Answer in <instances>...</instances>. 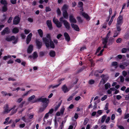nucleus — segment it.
Wrapping results in <instances>:
<instances>
[{
    "mask_svg": "<svg viewBox=\"0 0 129 129\" xmlns=\"http://www.w3.org/2000/svg\"><path fill=\"white\" fill-rule=\"evenodd\" d=\"M42 39L43 42L45 44L47 48H48L50 47L53 49L55 48L54 44L51 39L49 40L46 38L44 37Z\"/></svg>",
    "mask_w": 129,
    "mask_h": 129,
    "instance_id": "f257e3e1",
    "label": "nucleus"
},
{
    "mask_svg": "<svg viewBox=\"0 0 129 129\" xmlns=\"http://www.w3.org/2000/svg\"><path fill=\"white\" fill-rule=\"evenodd\" d=\"M46 99L44 102H42L43 103L42 105L43 107L40 108L39 112L41 113L48 106L49 103V100L48 99H47L46 98Z\"/></svg>",
    "mask_w": 129,
    "mask_h": 129,
    "instance_id": "f03ea898",
    "label": "nucleus"
},
{
    "mask_svg": "<svg viewBox=\"0 0 129 129\" xmlns=\"http://www.w3.org/2000/svg\"><path fill=\"white\" fill-rule=\"evenodd\" d=\"M63 17H60L59 18V20L60 22H63L67 30H69L71 28L70 24L67 20H63Z\"/></svg>",
    "mask_w": 129,
    "mask_h": 129,
    "instance_id": "7ed1b4c3",
    "label": "nucleus"
},
{
    "mask_svg": "<svg viewBox=\"0 0 129 129\" xmlns=\"http://www.w3.org/2000/svg\"><path fill=\"white\" fill-rule=\"evenodd\" d=\"M20 18L19 17L16 16L15 17L13 21V24L14 25H17L20 22Z\"/></svg>",
    "mask_w": 129,
    "mask_h": 129,
    "instance_id": "20e7f679",
    "label": "nucleus"
},
{
    "mask_svg": "<svg viewBox=\"0 0 129 129\" xmlns=\"http://www.w3.org/2000/svg\"><path fill=\"white\" fill-rule=\"evenodd\" d=\"M73 87V86L72 85L70 87H68V88L66 86L65 84L63 85L61 87V89L64 93H65L68 92L71 89V88Z\"/></svg>",
    "mask_w": 129,
    "mask_h": 129,
    "instance_id": "39448f33",
    "label": "nucleus"
},
{
    "mask_svg": "<svg viewBox=\"0 0 129 129\" xmlns=\"http://www.w3.org/2000/svg\"><path fill=\"white\" fill-rule=\"evenodd\" d=\"M46 100V98H42L41 97L40 98H38L36 100H32L31 101V102L32 103L37 102L38 101L41 102H44Z\"/></svg>",
    "mask_w": 129,
    "mask_h": 129,
    "instance_id": "423d86ee",
    "label": "nucleus"
},
{
    "mask_svg": "<svg viewBox=\"0 0 129 129\" xmlns=\"http://www.w3.org/2000/svg\"><path fill=\"white\" fill-rule=\"evenodd\" d=\"M10 33V30L8 27L5 28L1 32V34L2 36L6 34H8Z\"/></svg>",
    "mask_w": 129,
    "mask_h": 129,
    "instance_id": "0eeeda50",
    "label": "nucleus"
},
{
    "mask_svg": "<svg viewBox=\"0 0 129 129\" xmlns=\"http://www.w3.org/2000/svg\"><path fill=\"white\" fill-rule=\"evenodd\" d=\"M36 43L37 48L38 49H40L42 46V42L39 41L38 39H36Z\"/></svg>",
    "mask_w": 129,
    "mask_h": 129,
    "instance_id": "6e6552de",
    "label": "nucleus"
},
{
    "mask_svg": "<svg viewBox=\"0 0 129 129\" xmlns=\"http://www.w3.org/2000/svg\"><path fill=\"white\" fill-rule=\"evenodd\" d=\"M53 22L55 24L57 27L58 28H60L62 26V24L61 23L58 21V20H55L54 18L53 19Z\"/></svg>",
    "mask_w": 129,
    "mask_h": 129,
    "instance_id": "1a4fd4ad",
    "label": "nucleus"
},
{
    "mask_svg": "<svg viewBox=\"0 0 129 129\" xmlns=\"http://www.w3.org/2000/svg\"><path fill=\"white\" fill-rule=\"evenodd\" d=\"M46 24L50 30H51L53 29V27L52 26L51 21L50 20H48L46 22Z\"/></svg>",
    "mask_w": 129,
    "mask_h": 129,
    "instance_id": "9d476101",
    "label": "nucleus"
},
{
    "mask_svg": "<svg viewBox=\"0 0 129 129\" xmlns=\"http://www.w3.org/2000/svg\"><path fill=\"white\" fill-rule=\"evenodd\" d=\"M69 20L71 23H76L77 21L76 20L74 17L73 15H71L69 16Z\"/></svg>",
    "mask_w": 129,
    "mask_h": 129,
    "instance_id": "9b49d317",
    "label": "nucleus"
},
{
    "mask_svg": "<svg viewBox=\"0 0 129 129\" xmlns=\"http://www.w3.org/2000/svg\"><path fill=\"white\" fill-rule=\"evenodd\" d=\"M4 109L3 112L4 113H8L10 112V109H9V105L8 104H6L4 107Z\"/></svg>",
    "mask_w": 129,
    "mask_h": 129,
    "instance_id": "f8f14e48",
    "label": "nucleus"
},
{
    "mask_svg": "<svg viewBox=\"0 0 129 129\" xmlns=\"http://www.w3.org/2000/svg\"><path fill=\"white\" fill-rule=\"evenodd\" d=\"M15 39V37L14 36H12L11 37L9 36H7L5 39V40L9 42L14 40Z\"/></svg>",
    "mask_w": 129,
    "mask_h": 129,
    "instance_id": "ddd939ff",
    "label": "nucleus"
},
{
    "mask_svg": "<svg viewBox=\"0 0 129 129\" xmlns=\"http://www.w3.org/2000/svg\"><path fill=\"white\" fill-rule=\"evenodd\" d=\"M64 36L65 37V40L68 42H69L70 40V36L68 34L67 32H65L64 34Z\"/></svg>",
    "mask_w": 129,
    "mask_h": 129,
    "instance_id": "4468645a",
    "label": "nucleus"
},
{
    "mask_svg": "<svg viewBox=\"0 0 129 129\" xmlns=\"http://www.w3.org/2000/svg\"><path fill=\"white\" fill-rule=\"evenodd\" d=\"M33 49V47L32 45H30L28 47L27 50V52L28 53H31Z\"/></svg>",
    "mask_w": 129,
    "mask_h": 129,
    "instance_id": "2eb2a0df",
    "label": "nucleus"
},
{
    "mask_svg": "<svg viewBox=\"0 0 129 129\" xmlns=\"http://www.w3.org/2000/svg\"><path fill=\"white\" fill-rule=\"evenodd\" d=\"M71 26L76 31H79L80 29L78 25L76 24L72 23Z\"/></svg>",
    "mask_w": 129,
    "mask_h": 129,
    "instance_id": "dca6fc26",
    "label": "nucleus"
},
{
    "mask_svg": "<svg viewBox=\"0 0 129 129\" xmlns=\"http://www.w3.org/2000/svg\"><path fill=\"white\" fill-rule=\"evenodd\" d=\"M19 29L17 27H14L12 30V33L14 34H16L19 32Z\"/></svg>",
    "mask_w": 129,
    "mask_h": 129,
    "instance_id": "f3484780",
    "label": "nucleus"
},
{
    "mask_svg": "<svg viewBox=\"0 0 129 129\" xmlns=\"http://www.w3.org/2000/svg\"><path fill=\"white\" fill-rule=\"evenodd\" d=\"M101 77L102 78L105 80L107 81V80L108 79L109 77L108 74H103L101 76Z\"/></svg>",
    "mask_w": 129,
    "mask_h": 129,
    "instance_id": "a211bd4d",
    "label": "nucleus"
},
{
    "mask_svg": "<svg viewBox=\"0 0 129 129\" xmlns=\"http://www.w3.org/2000/svg\"><path fill=\"white\" fill-rule=\"evenodd\" d=\"M63 17L66 19H67L68 17V14L67 11H62Z\"/></svg>",
    "mask_w": 129,
    "mask_h": 129,
    "instance_id": "6ab92c4d",
    "label": "nucleus"
},
{
    "mask_svg": "<svg viewBox=\"0 0 129 129\" xmlns=\"http://www.w3.org/2000/svg\"><path fill=\"white\" fill-rule=\"evenodd\" d=\"M82 15L87 20H90V18L89 16L87 13H83L82 14Z\"/></svg>",
    "mask_w": 129,
    "mask_h": 129,
    "instance_id": "aec40b11",
    "label": "nucleus"
},
{
    "mask_svg": "<svg viewBox=\"0 0 129 129\" xmlns=\"http://www.w3.org/2000/svg\"><path fill=\"white\" fill-rule=\"evenodd\" d=\"M55 52L54 51L51 50L49 52V55L51 57H54L55 56Z\"/></svg>",
    "mask_w": 129,
    "mask_h": 129,
    "instance_id": "412c9836",
    "label": "nucleus"
},
{
    "mask_svg": "<svg viewBox=\"0 0 129 129\" xmlns=\"http://www.w3.org/2000/svg\"><path fill=\"white\" fill-rule=\"evenodd\" d=\"M114 41V39L112 37H110L108 40V43L110 45L113 44Z\"/></svg>",
    "mask_w": 129,
    "mask_h": 129,
    "instance_id": "4be33fe9",
    "label": "nucleus"
},
{
    "mask_svg": "<svg viewBox=\"0 0 129 129\" xmlns=\"http://www.w3.org/2000/svg\"><path fill=\"white\" fill-rule=\"evenodd\" d=\"M7 5H4L2 7V10L3 12H6L8 10Z\"/></svg>",
    "mask_w": 129,
    "mask_h": 129,
    "instance_id": "5701e85b",
    "label": "nucleus"
},
{
    "mask_svg": "<svg viewBox=\"0 0 129 129\" xmlns=\"http://www.w3.org/2000/svg\"><path fill=\"white\" fill-rule=\"evenodd\" d=\"M86 67L85 66H83L81 68H80L77 71V73H79L82 72L84 69H85Z\"/></svg>",
    "mask_w": 129,
    "mask_h": 129,
    "instance_id": "b1692460",
    "label": "nucleus"
},
{
    "mask_svg": "<svg viewBox=\"0 0 129 129\" xmlns=\"http://www.w3.org/2000/svg\"><path fill=\"white\" fill-rule=\"evenodd\" d=\"M118 63L116 61L112 62L111 64L112 66H115V68L116 69H117L118 67Z\"/></svg>",
    "mask_w": 129,
    "mask_h": 129,
    "instance_id": "393cba45",
    "label": "nucleus"
},
{
    "mask_svg": "<svg viewBox=\"0 0 129 129\" xmlns=\"http://www.w3.org/2000/svg\"><path fill=\"white\" fill-rule=\"evenodd\" d=\"M108 39L105 38L102 39V43L103 44H107L108 42Z\"/></svg>",
    "mask_w": 129,
    "mask_h": 129,
    "instance_id": "a878e982",
    "label": "nucleus"
},
{
    "mask_svg": "<svg viewBox=\"0 0 129 129\" xmlns=\"http://www.w3.org/2000/svg\"><path fill=\"white\" fill-rule=\"evenodd\" d=\"M38 32L41 37H42L43 36V31L41 29H39L38 30Z\"/></svg>",
    "mask_w": 129,
    "mask_h": 129,
    "instance_id": "bb28decb",
    "label": "nucleus"
},
{
    "mask_svg": "<svg viewBox=\"0 0 129 129\" xmlns=\"http://www.w3.org/2000/svg\"><path fill=\"white\" fill-rule=\"evenodd\" d=\"M1 4L4 5H8V3L6 0H1L0 1Z\"/></svg>",
    "mask_w": 129,
    "mask_h": 129,
    "instance_id": "cd10ccee",
    "label": "nucleus"
},
{
    "mask_svg": "<svg viewBox=\"0 0 129 129\" xmlns=\"http://www.w3.org/2000/svg\"><path fill=\"white\" fill-rule=\"evenodd\" d=\"M61 83H60L59 84L56 85L54 86L53 85H51L49 86V88H50L51 87H52L53 88L57 87L59 86Z\"/></svg>",
    "mask_w": 129,
    "mask_h": 129,
    "instance_id": "c85d7f7f",
    "label": "nucleus"
},
{
    "mask_svg": "<svg viewBox=\"0 0 129 129\" xmlns=\"http://www.w3.org/2000/svg\"><path fill=\"white\" fill-rule=\"evenodd\" d=\"M67 6V5L64 4L63 5L62 8V11H67L68 9Z\"/></svg>",
    "mask_w": 129,
    "mask_h": 129,
    "instance_id": "c756f323",
    "label": "nucleus"
},
{
    "mask_svg": "<svg viewBox=\"0 0 129 129\" xmlns=\"http://www.w3.org/2000/svg\"><path fill=\"white\" fill-rule=\"evenodd\" d=\"M105 89L106 90L108 89V88H110V85L109 83L107 82L105 85Z\"/></svg>",
    "mask_w": 129,
    "mask_h": 129,
    "instance_id": "7c9ffc66",
    "label": "nucleus"
},
{
    "mask_svg": "<svg viewBox=\"0 0 129 129\" xmlns=\"http://www.w3.org/2000/svg\"><path fill=\"white\" fill-rule=\"evenodd\" d=\"M77 19L79 23H82L83 22V20L81 19L80 17L79 16H77Z\"/></svg>",
    "mask_w": 129,
    "mask_h": 129,
    "instance_id": "2f4dec72",
    "label": "nucleus"
},
{
    "mask_svg": "<svg viewBox=\"0 0 129 129\" xmlns=\"http://www.w3.org/2000/svg\"><path fill=\"white\" fill-rule=\"evenodd\" d=\"M83 5V3L81 1L79 2L78 3V7H82Z\"/></svg>",
    "mask_w": 129,
    "mask_h": 129,
    "instance_id": "473e14b6",
    "label": "nucleus"
},
{
    "mask_svg": "<svg viewBox=\"0 0 129 129\" xmlns=\"http://www.w3.org/2000/svg\"><path fill=\"white\" fill-rule=\"evenodd\" d=\"M106 115H104L102 116V118L101 120V122L102 123H103L104 122L106 118Z\"/></svg>",
    "mask_w": 129,
    "mask_h": 129,
    "instance_id": "72a5a7b5",
    "label": "nucleus"
},
{
    "mask_svg": "<svg viewBox=\"0 0 129 129\" xmlns=\"http://www.w3.org/2000/svg\"><path fill=\"white\" fill-rule=\"evenodd\" d=\"M107 81L102 78L99 84H104L107 82Z\"/></svg>",
    "mask_w": 129,
    "mask_h": 129,
    "instance_id": "f704fd0d",
    "label": "nucleus"
},
{
    "mask_svg": "<svg viewBox=\"0 0 129 129\" xmlns=\"http://www.w3.org/2000/svg\"><path fill=\"white\" fill-rule=\"evenodd\" d=\"M122 64L126 67L128 66L129 65V60H127L126 62H123Z\"/></svg>",
    "mask_w": 129,
    "mask_h": 129,
    "instance_id": "c9c22d12",
    "label": "nucleus"
},
{
    "mask_svg": "<svg viewBox=\"0 0 129 129\" xmlns=\"http://www.w3.org/2000/svg\"><path fill=\"white\" fill-rule=\"evenodd\" d=\"M122 23V21L117 20V23L116 24V25L121 26Z\"/></svg>",
    "mask_w": 129,
    "mask_h": 129,
    "instance_id": "e433bc0d",
    "label": "nucleus"
},
{
    "mask_svg": "<svg viewBox=\"0 0 129 129\" xmlns=\"http://www.w3.org/2000/svg\"><path fill=\"white\" fill-rule=\"evenodd\" d=\"M119 34V33L116 30L114 33L113 37L114 38H115L117 37Z\"/></svg>",
    "mask_w": 129,
    "mask_h": 129,
    "instance_id": "4c0bfd02",
    "label": "nucleus"
},
{
    "mask_svg": "<svg viewBox=\"0 0 129 129\" xmlns=\"http://www.w3.org/2000/svg\"><path fill=\"white\" fill-rule=\"evenodd\" d=\"M95 83V81L92 79H90L88 81V83L89 84L92 85L94 84Z\"/></svg>",
    "mask_w": 129,
    "mask_h": 129,
    "instance_id": "58836bf2",
    "label": "nucleus"
},
{
    "mask_svg": "<svg viewBox=\"0 0 129 129\" xmlns=\"http://www.w3.org/2000/svg\"><path fill=\"white\" fill-rule=\"evenodd\" d=\"M65 109L64 107H62L61 109L59 112L62 115H63Z\"/></svg>",
    "mask_w": 129,
    "mask_h": 129,
    "instance_id": "ea45409f",
    "label": "nucleus"
},
{
    "mask_svg": "<svg viewBox=\"0 0 129 129\" xmlns=\"http://www.w3.org/2000/svg\"><path fill=\"white\" fill-rule=\"evenodd\" d=\"M35 96L34 95H33L29 98L28 99V101H30L31 100H33L34 98L35 97Z\"/></svg>",
    "mask_w": 129,
    "mask_h": 129,
    "instance_id": "a19ab883",
    "label": "nucleus"
},
{
    "mask_svg": "<svg viewBox=\"0 0 129 129\" xmlns=\"http://www.w3.org/2000/svg\"><path fill=\"white\" fill-rule=\"evenodd\" d=\"M38 57V55L37 52H34L33 53V57L34 59L37 58Z\"/></svg>",
    "mask_w": 129,
    "mask_h": 129,
    "instance_id": "79ce46f5",
    "label": "nucleus"
},
{
    "mask_svg": "<svg viewBox=\"0 0 129 129\" xmlns=\"http://www.w3.org/2000/svg\"><path fill=\"white\" fill-rule=\"evenodd\" d=\"M57 14L58 15H60L61 14V12L59 8H58L56 11Z\"/></svg>",
    "mask_w": 129,
    "mask_h": 129,
    "instance_id": "37998d69",
    "label": "nucleus"
},
{
    "mask_svg": "<svg viewBox=\"0 0 129 129\" xmlns=\"http://www.w3.org/2000/svg\"><path fill=\"white\" fill-rule=\"evenodd\" d=\"M116 28L117 29V31H120L121 30V28L120 27L121 26L118 25H116Z\"/></svg>",
    "mask_w": 129,
    "mask_h": 129,
    "instance_id": "c03bdc74",
    "label": "nucleus"
},
{
    "mask_svg": "<svg viewBox=\"0 0 129 129\" xmlns=\"http://www.w3.org/2000/svg\"><path fill=\"white\" fill-rule=\"evenodd\" d=\"M51 11V9L49 7H46L45 11L46 12L50 11Z\"/></svg>",
    "mask_w": 129,
    "mask_h": 129,
    "instance_id": "a18cd8bd",
    "label": "nucleus"
},
{
    "mask_svg": "<svg viewBox=\"0 0 129 129\" xmlns=\"http://www.w3.org/2000/svg\"><path fill=\"white\" fill-rule=\"evenodd\" d=\"M11 56L10 55H8L7 56H5L4 57L3 59L4 60H6L8 58H11Z\"/></svg>",
    "mask_w": 129,
    "mask_h": 129,
    "instance_id": "49530a36",
    "label": "nucleus"
},
{
    "mask_svg": "<svg viewBox=\"0 0 129 129\" xmlns=\"http://www.w3.org/2000/svg\"><path fill=\"white\" fill-rule=\"evenodd\" d=\"M25 101L22 102L19 105V107L20 108H22L23 106V105L25 103Z\"/></svg>",
    "mask_w": 129,
    "mask_h": 129,
    "instance_id": "de8ad7c7",
    "label": "nucleus"
},
{
    "mask_svg": "<svg viewBox=\"0 0 129 129\" xmlns=\"http://www.w3.org/2000/svg\"><path fill=\"white\" fill-rule=\"evenodd\" d=\"M127 50V49L126 48H123L121 50V52L122 53H126Z\"/></svg>",
    "mask_w": 129,
    "mask_h": 129,
    "instance_id": "09e8293b",
    "label": "nucleus"
},
{
    "mask_svg": "<svg viewBox=\"0 0 129 129\" xmlns=\"http://www.w3.org/2000/svg\"><path fill=\"white\" fill-rule=\"evenodd\" d=\"M109 104L108 103H106L105 105V107L104 108V110H107L108 109V106Z\"/></svg>",
    "mask_w": 129,
    "mask_h": 129,
    "instance_id": "8fccbe9b",
    "label": "nucleus"
},
{
    "mask_svg": "<svg viewBox=\"0 0 129 129\" xmlns=\"http://www.w3.org/2000/svg\"><path fill=\"white\" fill-rule=\"evenodd\" d=\"M13 17H11L9 18L8 21L7 22L9 23H10L11 22V21L12 20Z\"/></svg>",
    "mask_w": 129,
    "mask_h": 129,
    "instance_id": "3c124183",
    "label": "nucleus"
},
{
    "mask_svg": "<svg viewBox=\"0 0 129 129\" xmlns=\"http://www.w3.org/2000/svg\"><path fill=\"white\" fill-rule=\"evenodd\" d=\"M88 119L86 118L84 120L83 124L84 125H85L88 122Z\"/></svg>",
    "mask_w": 129,
    "mask_h": 129,
    "instance_id": "603ef678",
    "label": "nucleus"
},
{
    "mask_svg": "<svg viewBox=\"0 0 129 129\" xmlns=\"http://www.w3.org/2000/svg\"><path fill=\"white\" fill-rule=\"evenodd\" d=\"M107 98V96L106 95H105L104 96L102 97L101 99V100L102 101H104L106 100Z\"/></svg>",
    "mask_w": 129,
    "mask_h": 129,
    "instance_id": "864d4df0",
    "label": "nucleus"
},
{
    "mask_svg": "<svg viewBox=\"0 0 129 129\" xmlns=\"http://www.w3.org/2000/svg\"><path fill=\"white\" fill-rule=\"evenodd\" d=\"M24 31L25 32V33L27 35L30 33V31L29 30H27L25 29L24 30Z\"/></svg>",
    "mask_w": 129,
    "mask_h": 129,
    "instance_id": "5fc2aeb1",
    "label": "nucleus"
},
{
    "mask_svg": "<svg viewBox=\"0 0 129 129\" xmlns=\"http://www.w3.org/2000/svg\"><path fill=\"white\" fill-rule=\"evenodd\" d=\"M104 70V69L102 70H98L96 71V72H97L100 73H103Z\"/></svg>",
    "mask_w": 129,
    "mask_h": 129,
    "instance_id": "6e6d98bb",
    "label": "nucleus"
},
{
    "mask_svg": "<svg viewBox=\"0 0 129 129\" xmlns=\"http://www.w3.org/2000/svg\"><path fill=\"white\" fill-rule=\"evenodd\" d=\"M123 17L121 15H119L118 17L117 20L121 21H122Z\"/></svg>",
    "mask_w": 129,
    "mask_h": 129,
    "instance_id": "4d7b16f0",
    "label": "nucleus"
},
{
    "mask_svg": "<svg viewBox=\"0 0 129 129\" xmlns=\"http://www.w3.org/2000/svg\"><path fill=\"white\" fill-rule=\"evenodd\" d=\"M104 49H102L101 51H100V53L99 54H98V56H101L102 55H103V52L104 51Z\"/></svg>",
    "mask_w": 129,
    "mask_h": 129,
    "instance_id": "13d9d810",
    "label": "nucleus"
},
{
    "mask_svg": "<svg viewBox=\"0 0 129 129\" xmlns=\"http://www.w3.org/2000/svg\"><path fill=\"white\" fill-rule=\"evenodd\" d=\"M54 111V109L53 108H51L50 109L48 112L49 114H52L53 112Z\"/></svg>",
    "mask_w": 129,
    "mask_h": 129,
    "instance_id": "bf43d9fd",
    "label": "nucleus"
},
{
    "mask_svg": "<svg viewBox=\"0 0 129 129\" xmlns=\"http://www.w3.org/2000/svg\"><path fill=\"white\" fill-rule=\"evenodd\" d=\"M32 36V33H30L27 36V38L31 39V38Z\"/></svg>",
    "mask_w": 129,
    "mask_h": 129,
    "instance_id": "052dcab7",
    "label": "nucleus"
},
{
    "mask_svg": "<svg viewBox=\"0 0 129 129\" xmlns=\"http://www.w3.org/2000/svg\"><path fill=\"white\" fill-rule=\"evenodd\" d=\"M122 74L123 76L125 77L127 75V73L126 71H123L122 72Z\"/></svg>",
    "mask_w": 129,
    "mask_h": 129,
    "instance_id": "680f3d73",
    "label": "nucleus"
},
{
    "mask_svg": "<svg viewBox=\"0 0 129 129\" xmlns=\"http://www.w3.org/2000/svg\"><path fill=\"white\" fill-rule=\"evenodd\" d=\"M23 100V99L22 98H20L18 99L17 101L16 102L18 103H20Z\"/></svg>",
    "mask_w": 129,
    "mask_h": 129,
    "instance_id": "e2e57ef3",
    "label": "nucleus"
},
{
    "mask_svg": "<svg viewBox=\"0 0 129 129\" xmlns=\"http://www.w3.org/2000/svg\"><path fill=\"white\" fill-rule=\"evenodd\" d=\"M101 47H99L98 49H97L96 52L95 53V54H96L97 53L99 52L101 50Z\"/></svg>",
    "mask_w": 129,
    "mask_h": 129,
    "instance_id": "0e129e2a",
    "label": "nucleus"
},
{
    "mask_svg": "<svg viewBox=\"0 0 129 129\" xmlns=\"http://www.w3.org/2000/svg\"><path fill=\"white\" fill-rule=\"evenodd\" d=\"M129 117V114L127 113V114H125L124 117V118L125 119H126Z\"/></svg>",
    "mask_w": 129,
    "mask_h": 129,
    "instance_id": "69168bd1",
    "label": "nucleus"
},
{
    "mask_svg": "<svg viewBox=\"0 0 129 129\" xmlns=\"http://www.w3.org/2000/svg\"><path fill=\"white\" fill-rule=\"evenodd\" d=\"M110 31H109V32L107 34L106 37L105 38L108 39L110 35Z\"/></svg>",
    "mask_w": 129,
    "mask_h": 129,
    "instance_id": "338daca9",
    "label": "nucleus"
},
{
    "mask_svg": "<svg viewBox=\"0 0 129 129\" xmlns=\"http://www.w3.org/2000/svg\"><path fill=\"white\" fill-rule=\"evenodd\" d=\"M21 36L22 38L23 39H24L26 37L25 35L23 33L21 34Z\"/></svg>",
    "mask_w": 129,
    "mask_h": 129,
    "instance_id": "774afa93",
    "label": "nucleus"
}]
</instances>
